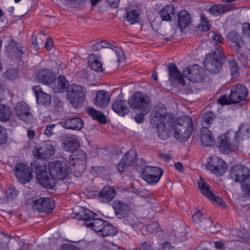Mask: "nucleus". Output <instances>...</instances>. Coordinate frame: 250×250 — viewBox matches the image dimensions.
<instances>
[{
	"label": "nucleus",
	"instance_id": "f257e3e1",
	"mask_svg": "<svg viewBox=\"0 0 250 250\" xmlns=\"http://www.w3.org/2000/svg\"><path fill=\"white\" fill-rule=\"evenodd\" d=\"M250 128L248 124L243 123L236 132L233 140H230L227 135L224 134L218 138L217 146L224 152L235 151L239 146V139H246L250 137Z\"/></svg>",
	"mask_w": 250,
	"mask_h": 250
},
{
	"label": "nucleus",
	"instance_id": "f03ea898",
	"mask_svg": "<svg viewBox=\"0 0 250 250\" xmlns=\"http://www.w3.org/2000/svg\"><path fill=\"white\" fill-rule=\"evenodd\" d=\"M248 94L247 87L243 84H236L231 88L229 97L223 95L217 100L218 104L222 105L236 104L245 100Z\"/></svg>",
	"mask_w": 250,
	"mask_h": 250
},
{
	"label": "nucleus",
	"instance_id": "7ed1b4c3",
	"mask_svg": "<svg viewBox=\"0 0 250 250\" xmlns=\"http://www.w3.org/2000/svg\"><path fill=\"white\" fill-rule=\"evenodd\" d=\"M193 123L191 118L188 116L181 117L176 124L174 137L181 142H186L193 131Z\"/></svg>",
	"mask_w": 250,
	"mask_h": 250
},
{
	"label": "nucleus",
	"instance_id": "20e7f679",
	"mask_svg": "<svg viewBox=\"0 0 250 250\" xmlns=\"http://www.w3.org/2000/svg\"><path fill=\"white\" fill-rule=\"evenodd\" d=\"M127 103L130 108L137 109L144 114L148 113L151 107L149 97L140 91H135L128 99Z\"/></svg>",
	"mask_w": 250,
	"mask_h": 250
},
{
	"label": "nucleus",
	"instance_id": "39448f33",
	"mask_svg": "<svg viewBox=\"0 0 250 250\" xmlns=\"http://www.w3.org/2000/svg\"><path fill=\"white\" fill-rule=\"evenodd\" d=\"M71 155L67 163L70 168H72L73 172L76 177H79L86 169V153L83 150H77Z\"/></svg>",
	"mask_w": 250,
	"mask_h": 250
},
{
	"label": "nucleus",
	"instance_id": "423d86ee",
	"mask_svg": "<svg viewBox=\"0 0 250 250\" xmlns=\"http://www.w3.org/2000/svg\"><path fill=\"white\" fill-rule=\"evenodd\" d=\"M143 165L142 168V177L143 179L149 184L154 185L157 183L163 175V170L157 167L145 166V161L143 159L140 160ZM136 170L140 171L141 168L138 166Z\"/></svg>",
	"mask_w": 250,
	"mask_h": 250
},
{
	"label": "nucleus",
	"instance_id": "0eeeda50",
	"mask_svg": "<svg viewBox=\"0 0 250 250\" xmlns=\"http://www.w3.org/2000/svg\"><path fill=\"white\" fill-rule=\"evenodd\" d=\"M86 226L91 228L98 235L103 237L113 236L117 232L116 229L111 224L101 219L96 218L92 222L87 223Z\"/></svg>",
	"mask_w": 250,
	"mask_h": 250
},
{
	"label": "nucleus",
	"instance_id": "6e6552de",
	"mask_svg": "<svg viewBox=\"0 0 250 250\" xmlns=\"http://www.w3.org/2000/svg\"><path fill=\"white\" fill-rule=\"evenodd\" d=\"M70 170L73 171L72 168L70 167L67 161H53L49 165L50 175L54 179H65L69 174Z\"/></svg>",
	"mask_w": 250,
	"mask_h": 250
},
{
	"label": "nucleus",
	"instance_id": "1a4fd4ad",
	"mask_svg": "<svg viewBox=\"0 0 250 250\" xmlns=\"http://www.w3.org/2000/svg\"><path fill=\"white\" fill-rule=\"evenodd\" d=\"M85 92L84 87L77 84H71L67 88V99L73 106L78 107L85 101Z\"/></svg>",
	"mask_w": 250,
	"mask_h": 250
},
{
	"label": "nucleus",
	"instance_id": "9d476101",
	"mask_svg": "<svg viewBox=\"0 0 250 250\" xmlns=\"http://www.w3.org/2000/svg\"><path fill=\"white\" fill-rule=\"evenodd\" d=\"M31 167L34 172L37 173V178L40 183L46 188H52L53 186L51 178L47 174L46 167L44 163L35 160L31 163Z\"/></svg>",
	"mask_w": 250,
	"mask_h": 250
},
{
	"label": "nucleus",
	"instance_id": "9b49d317",
	"mask_svg": "<svg viewBox=\"0 0 250 250\" xmlns=\"http://www.w3.org/2000/svg\"><path fill=\"white\" fill-rule=\"evenodd\" d=\"M183 75L192 82L201 83L205 79L206 74L203 67L197 63H194L185 69Z\"/></svg>",
	"mask_w": 250,
	"mask_h": 250
},
{
	"label": "nucleus",
	"instance_id": "f8f14e48",
	"mask_svg": "<svg viewBox=\"0 0 250 250\" xmlns=\"http://www.w3.org/2000/svg\"><path fill=\"white\" fill-rule=\"evenodd\" d=\"M55 148L51 141H46L41 144L39 147L33 151L34 157L38 159H48L55 154Z\"/></svg>",
	"mask_w": 250,
	"mask_h": 250
},
{
	"label": "nucleus",
	"instance_id": "ddd939ff",
	"mask_svg": "<svg viewBox=\"0 0 250 250\" xmlns=\"http://www.w3.org/2000/svg\"><path fill=\"white\" fill-rule=\"evenodd\" d=\"M54 207V201L51 198L40 197L33 201V208L40 212L49 213Z\"/></svg>",
	"mask_w": 250,
	"mask_h": 250
},
{
	"label": "nucleus",
	"instance_id": "4468645a",
	"mask_svg": "<svg viewBox=\"0 0 250 250\" xmlns=\"http://www.w3.org/2000/svg\"><path fill=\"white\" fill-rule=\"evenodd\" d=\"M15 172L16 177L21 183H26L32 178V172L29 167L23 163L16 165Z\"/></svg>",
	"mask_w": 250,
	"mask_h": 250
},
{
	"label": "nucleus",
	"instance_id": "2eb2a0df",
	"mask_svg": "<svg viewBox=\"0 0 250 250\" xmlns=\"http://www.w3.org/2000/svg\"><path fill=\"white\" fill-rule=\"evenodd\" d=\"M207 167L217 176L223 175L228 168V165L222 159L215 157L208 163Z\"/></svg>",
	"mask_w": 250,
	"mask_h": 250
},
{
	"label": "nucleus",
	"instance_id": "dca6fc26",
	"mask_svg": "<svg viewBox=\"0 0 250 250\" xmlns=\"http://www.w3.org/2000/svg\"><path fill=\"white\" fill-rule=\"evenodd\" d=\"M156 112L152 117L151 122L156 128L166 126V119L167 115L166 108L163 104H158L156 107Z\"/></svg>",
	"mask_w": 250,
	"mask_h": 250
},
{
	"label": "nucleus",
	"instance_id": "f3484780",
	"mask_svg": "<svg viewBox=\"0 0 250 250\" xmlns=\"http://www.w3.org/2000/svg\"><path fill=\"white\" fill-rule=\"evenodd\" d=\"M15 111L19 118L25 123L30 124L33 122V115L25 102L18 103L16 105Z\"/></svg>",
	"mask_w": 250,
	"mask_h": 250
},
{
	"label": "nucleus",
	"instance_id": "a211bd4d",
	"mask_svg": "<svg viewBox=\"0 0 250 250\" xmlns=\"http://www.w3.org/2000/svg\"><path fill=\"white\" fill-rule=\"evenodd\" d=\"M250 173L249 168L242 165L233 166L229 170V176L231 179L236 182L241 183Z\"/></svg>",
	"mask_w": 250,
	"mask_h": 250
},
{
	"label": "nucleus",
	"instance_id": "6ab92c4d",
	"mask_svg": "<svg viewBox=\"0 0 250 250\" xmlns=\"http://www.w3.org/2000/svg\"><path fill=\"white\" fill-rule=\"evenodd\" d=\"M194 225L197 229H207L212 225L211 219L200 210H197L192 215Z\"/></svg>",
	"mask_w": 250,
	"mask_h": 250
},
{
	"label": "nucleus",
	"instance_id": "aec40b11",
	"mask_svg": "<svg viewBox=\"0 0 250 250\" xmlns=\"http://www.w3.org/2000/svg\"><path fill=\"white\" fill-rule=\"evenodd\" d=\"M51 87L56 93H63L67 91L69 86V82L63 76H60L53 80L51 83Z\"/></svg>",
	"mask_w": 250,
	"mask_h": 250
},
{
	"label": "nucleus",
	"instance_id": "412c9836",
	"mask_svg": "<svg viewBox=\"0 0 250 250\" xmlns=\"http://www.w3.org/2000/svg\"><path fill=\"white\" fill-rule=\"evenodd\" d=\"M113 208L116 216L120 219L125 218L131 213L129 205L121 201H114Z\"/></svg>",
	"mask_w": 250,
	"mask_h": 250
},
{
	"label": "nucleus",
	"instance_id": "4be33fe9",
	"mask_svg": "<svg viewBox=\"0 0 250 250\" xmlns=\"http://www.w3.org/2000/svg\"><path fill=\"white\" fill-rule=\"evenodd\" d=\"M63 149L67 152H74L80 147L79 140L74 135H69L63 140Z\"/></svg>",
	"mask_w": 250,
	"mask_h": 250
},
{
	"label": "nucleus",
	"instance_id": "5701e85b",
	"mask_svg": "<svg viewBox=\"0 0 250 250\" xmlns=\"http://www.w3.org/2000/svg\"><path fill=\"white\" fill-rule=\"evenodd\" d=\"M62 125L66 129L79 130L84 125L83 121L79 117L68 118L61 122Z\"/></svg>",
	"mask_w": 250,
	"mask_h": 250
},
{
	"label": "nucleus",
	"instance_id": "b1692460",
	"mask_svg": "<svg viewBox=\"0 0 250 250\" xmlns=\"http://www.w3.org/2000/svg\"><path fill=\"white\" fill-rule=\"evenodd\" d=\"M191 22L190 14L186 10H182L178 14L177 24L178 28L183 31Z\"/></svg>",
	"mask_w": 250,
	"mask_h": 250
},
{
	"label": "nucleus",
	"instance_id": "393cba45",
	"mask_svg": "<svg viewBox=\"0 0 250 250\" xmlns=\"http://www.w3.org/2000/svg\"><path fill=\"white\" fill-rule=\"evenodd\" d=\"M115 189L110 187H104L98 193L99 200L102 203H109L115 197Z\"/></svg>",
	"mask_w": 250,
	"mask_h": 250
},
{
	"label": "nucleus",
	"instance_id": "a878e982",
	"mask_svg": "<svg viewBox=\"0 0 250 250\" xmlns=\"http://www.w3.org/2000/svg\"><path fill=\"white\" fill-rule=\"evenodd\" d=\"M36 76L40 83L47 85L52 82L55 77V74L51 70L44 69L38 72Z\"/></svg>",
	"mask_w": 250,
	"mask_h": 250
},
{
	"label": "nucleus",
	"instance_id": "bb28decb",
	"mask_svg": "<svg viewBox=\"0 0 250 250\" xmlns=\"http://www.w3.org/2000/svg\"><path fill=\"white\" fill-rule=\"evenodd\" d=\"M110 98L109 93L104 90L97 92L95 100V104L100 108L106 107L109 103Z\"/></svg>",
	"mask_w": 250,
	"mask_h": 250
},
{
	"label": "nucleus",
	"instance_id": "cd10ccee",
	"mask_svg": "<svg viewBox=\"0 0 250 250\" xmlns=\"http://www.w3.org/2000/svg\"><path fill=\"white\" fill-rule=\"evenodd\" d=\"M201 140L202 144L206 146H212L215 143L212 132L207 126H203L201 129Z\"/></svg>",
	"mask_w": 250,
	"mask_h": 250
},
{
	"label": "nucleus",
	"instance_id": "c85d7f7f",
	"mask_svg": "<svg viewBox=\"0 0 250 250\" xmlns=\"http://www.w3.org/2000/svg\"><path fill=\"white\" fill-rule=\"evenodd\" d=\"M234 8V6L233 4H214L210 6L209 12L213 16L217 17L223 14L228 12Z\"/></svg>",
	"mask_w": 250,
	"mask_h": 250
},
{
	"label": "nucleus",
	"instance_id": "c756f323",
	"mask_svg": "<svg viewBox=\"0 0 250 250\" xmlns=\"http://www.w3.org/2000/svg\"><path fill=\"white\" fill-rule=\"evenodd\" d=\"M127 104L125 100H118L112 104V109L119 115L124 116L129 111Z\"/></svg>",
	"mask_w": 250,
	"mask_h": 250
},
{
	"label": "nucleus",
	"instance_id": "7c9ffc66",
	"mask_svg": "<svg viewBox=\"0 0 250 250\" xmlns=\"http://www.w3.org/2000/svg\"><path fill=\"white\" fill-rule=\"evenodd\" d=\"M224 61V56L222 52L220 49L216 48L206 55L203 62H223Z\"/></svg>",
	"mask_w": 250,
	"mask_h": 250
},
{
	"label": "nucleus",
	"instance_id": "2f4dec72",
	"mask_svg": "<svg viewBox=\"0 0 250 250\" xmlns=\"http://www.w3.org/2000/svg\"><path fill=\"white\" fill-rule=\"evenodd\" d=\"M175 64L169 63L167 65L169 77L172 79L177 81L179 83H184V79L180 71Z\"/></svg>",
	"mask_w": 250,
	"mask_h": 250
},
{
	"label": "nucleus",
	"instance_id": "473e14b6",
	"mask_svg": "<svg viewBox=\"0 0 250 250\" xmlns=\"http://www.w3.org/2000/svg\"><path fill=\"white\" fill-rule=\"evenodd\" d=\"M87 113L94 120L101 124H105L106 123V118L105 116L101 112L98 111L93 107H88L87 110Z\"/></svg>",
	"mask_w": 250,
	"mask_h": 250
},
{
	"label": "nucleus",
	"instance_id": "72a5a7b5",
	"mask_svg": "<svg viewBox=\"0 0 250 250\" xmlns=\"http://www.w3.org/2000/svg\"><path fill=\"white\" fill-rule=\"evenodd\" d=\"M124 18L131 24L137 23L140 19V11L137 9L127 8L126 9V14Z\"/></svg>",
	"mask_w": 250,
	"mask_h": 250
},
{
	"label": "nucleus",
	"instance_id": "f704fd0d",
	"mask_svg": "<svg viewBox=\"0 0 250 250\" xmlns=\"http://www.w3.org/2000/svg\"><path fill=\"white\" fill-rule=\"evenodd\" d=\"M175 8L172 5H167L159 11L161 20L164 21H169L173 16Z\"/></svg>",
	"mask_w": 250,
	"mask_h": 250
},
{
	"label": "nucleus",
	"instance_id": "c9c22d12",
	"mask_svg": "<svg viewBox=\"0 0 250 250\" xmlns=\"http://www.w3.org/2000/svg\"><path fill=\"white\" fill-rule=\"evenodd\" d=\"M97 214L92 210L89 209H85L80 212V219L85 221V224L86 226L87 223L92 222L93 220L95 219L94 217Z\"/></svg>",
	"mask_w": 250,
	"mask_h": 250
},
{
	"label": "nucleus",
	"instance_id": "e433bc0d",
	"mask_svg": "<svg viewBox=\"0 0 250 250\" xmlns=\"http://www.w3.org/2000/svg\"><path fill=\"white\" fill-rule=\"evenodd\" d=\"M11 114L10 107L0 104V121L6 122L10 119Z\"/></svg>",
	"mask_w": 250,
	"mask_h": 250
},
{
	"label": "nucleus",
	"instance_id": "4c0bfd02",
	"mask_svg": "<svg viewBox=\"0 0 250 250\" xmlns=\"http://www.w3.org/2000/svg\"><path fill=\"white\" fill-rule=\"evenodd\" d=\"M227 38L231 42L235 43L237 47H240L244 44L243 41L240 37L238 33L236 31H231L227 35Z\"/></svg>",
	"mask_w": 250,
	"mask_h": 250
},
{
	"label": "nucleus",
	"instance_id": "58836bf2",
	"mask_svg": "<svg viewBox=\"0 0 250 250\" xmlns=\"http://www.w3.org/2000/svg\"><path fill=\"white\" fill-rule=\"evenodd\" d=\"M206 69L213 74L219 73L222 68L223 63H203Z\"/></svg>",
	"mask_w": 250,
	"mask_h": 250
},
{
	"label": "nucleus",
	"instance_id": "ea45409f",
	"mask_svg": "<svg viewBox=\"0 0 250 250\" xmlns=\"http://www.w3.org/2000/svg\"><path fill=\"white\" fill-rule=\"evenodd\" d=\"M215 117V114L211 111L206 113L203 116L202 125L203 126H208L212 124Z\"/></svg>",
	"mask_w": 250,
	"mask_h": 250
},
{
	"label": "nucleus",
	"instance_id": "a19ab883",
	"mask_svg": "<svg viewBox=\"0 0 250 250\" xmlns=\"http://www.w3.org/2000/svg\"><path fill=\"white\" fill-rule=\"evenodd\" d=\"M37 98V102L39 104L43 105L49 104L51 103V98L50 96L44 93H40Z\"/></svg>",
	"mask_w": 250,
	"mask_h": 250
},
{
	"label": "nucleus",
	"instance_id": "79ce46f5",
	"mask_svg": "<svg viewBox=\"0 0 250 250\" xmlns=\"http://www.w3.org/2000/svg\"><path fill=\"white\" fill-rule=\"evenodd\" d=\"M125 218L124 222L125 224L131 226L134 229L138 226V220L133 213H131Z\"/></svg>",
	"mask_w": 250,
	"mask_h": 250
},
{
	"label": "nucleus",
	"instance_id": "37998d69",
	"mask_svg": "<svg viewBox=\"0 0 250 250\" xmlns=\"http://www.w3.org/2000/svg\"><path fill=\"white\" fill-rule=\"evenodd\" d=\"M130 166L134 164L136 161V154L133 151H128L123 158Z\"/></svg>",
	"mask_w": 250,
	"mask_h": 250
},
{
	"label": "nucleus",
	"instance_id": "c03bdc74",
	"mask_svg": "<svg viewBox=\"0 0 250 250\" xmlns=\"http://www.w3.org/2000/svg\"><path fill=\"white\" fill-rule=\"evenodd\" d=\"M113 45L105 41H102L97 42L93 45V49L96 51H99L104 48H112Z\"/></svg>",
	"mask_w": 250,
	"mask_h": 250
},
{
	"label": "nucleus",
	"instance_id": "a18cd8bd",
	"mask_svg": "<svg viewBox=\"0 0 250 250\" xmlns=\"http://www.w3.org/2000/svg\"><path fill=\"white\" fill-rule=\"evenodd\" d=\"M111 49L115 52L118 62H123L125 61L124 53L121 48H118L117 47L113 45L112 46Z\"/></svg>",
	"mask_w": 250,
	"mask_h": 250
},
{
	"label": "nucleus",
	"instance_id": "49530a36",
	"mask_svg": "<svg viewBox=\"0 0 250 250\" xmlns=\"http://www.w3.org/2000/svg\"><path fill=\"white\" fill-rule=\"evenodd\" d=\"M146 230L148 233L152 234L161 231L159 224L156 222H153L146 227Z\"/></svg>",
	"mask_w": 250,
	"mask_h": 250
},
{
	"label": "nucleus",
	"instance_id": "de8ad7c7",
	"mask_svg": "<svg viewBox=\"0 0 250 250\" xmlns=\"http://www.w3.org/2000/svg\"><path fill=\"white\" fill-rule=\"evenodd\" d=\"M241 188L242 190L246 192L248 194H250V175L246 177V178L241 183Z\"/></svg>",
	"mask_w": 250,
	"mask_h": 250
},
{
	"label": "nucleus",
	"instance_id": "09e8293b",
	"mask_svg": "<svg viewBox=\"0 0 250 250\" xmlns=\"http://www.w3.org/2000/svg\"><path fill=\"white\" fill-rule=\"evenodd\" d=\"M229 67L232 79L237 78L240 73L239 68L237 63H230Z\"/></svg>",
	"mask_w": 250,
	"mask_h": 250
},
{
	"label": "nucleus",
	"instance_id": "8fccbe9b",
	"mask_svg": "<svg viewBox=\"0 0 250 250\" xmlns=\"http://www.w3.org/2000/svg\"><path fill=\"white\" fill-rule=\"evenodd\" d=\"M88 62H101L102 57L98 53H91L87 56Z\"/></svg>",
	"mask_w": 250,
	"mask_h": 250
},
{
	"label": "nucleus",
	"instance_id": "3c124183",
	"mask_svg": "<svg viewBox=\"0 0 250 250\" xmlns=\"http://www.w3.org/2000/svg\"><path fill=\"white\" fill-rule=\"evenodd\" d=\"M161 18L159 17L157 15H152L149 18V21L152 28L161 22Z\"/></svg>",
	"mask_w": 250,
	"mask_h": 250
},
{
	"label": "nucleus",
	"instance_id": "603ef678",
	"mask_svg": "<svg viewBox=\"0 0 250 250\" xmlns=\"http://www.w3.org/2000/svg\"><path fill=\"white\" fill-rule=\"evenodd\" d=\"M156 128L158 135L160 138L162 140H166L168 138V135L166 128V126Z\"/></svg>",
	"mask_w": 250,
	"mask_h": 250
},
{
	"label": "nucleus",
	"instance_id": "864d4df0",
	"mask_svg": "<svg viewBox=\"0 0 250 250\" xmlns=\"http://www.w3.org/2000/svg\"><path fill=\"white\" fill-rule=\"evenodd\" d=\"M242 32L243 36L245 38L248 40L247 41L248 43H250V24L248 23H245L243 25Z\"/></svg>",
	"mask_w": 250,
	"mask_h": 250
},
{
	"label": "nucleus",
	"instance_id": "5fc2aeb1",
	"mask_svg": "<svg viewBox=\"0 0 250 250\" xmlns=\"http://www.w3.org/2000/svg\"><path fill=\"white\" fill-rule=\"evenodd\" d=\"M200 27L202 30L208 31L209 29V26L207 18L203 14L201 15Z\"/></svg>",
	"mask_w": 250,
	"mask_h": 250
},
{
	"label": "nucleus",
	"instance_id": "6e6d98bb",
	"mask_svg": "<svg viewBox=\"0 0 250 250\" xmlns=\"http://www.w3.org/2000/svg\"><path fill=\"white\" fill-rule=\"evenodd\" d=\"M208 37L220 43H222L223 42V38L217 32L211 31L208 33Z\"/></svg>",
	"mask_w": 250,
	"mask_h": 250
},
{
	"label": "nucleus",
	"instance_id": "4d7b16f0",
	"mask_svg": "<svg viewBox=\"0 0 250 250\" xmlns=\"http://www.w3.org/2000/svg\"><path fill=\"white\" fill-rule=\"evenodd\" d=\"M129 166H130V165L123 158H122L117 165L118 170L119 172L123 173L125 169Z\"/></svg>",
	"mask_w": 250,
	"mask_h": 250
},
{
	"label": "nucleus",
	"instance_id": "13d9d810",
	"mask_svg": "<svg viewBox=\"0 0 250 250\" xmlns=\"http://www.w3.org/2000/svg\"><path fill=\"white\" fill-rule=\"evenodd\" d=\"M7 138V135L5 129L0 126V145L6 143Z\"/></svg>",
	"mask_w": 250,
	"mask_h": 250
},
{
	"label": "nucleus",
	"instance_id": "bf43d9fd",
	"mask_svg": "<svg viewBox=\"0 0 250 250\" xmlns=\"http://www.w3.org/2000/svg\"><path fill=\"white\" fill-rule=\"evenodd\" d=\"M89 66L93 70L98 72H102L103 71V68L102 63H88Z\"/></svg>",
	"mask_w": 250,
	"mask_h": 250
},
{
	"label": "nucleus",
	"instance_id": "052dcab7",
	"mask_svg": "<svg viewBox=\"0 0 250 250\" xmlns=\"http://www.w3.org/2000/svg\"><path fill=\"white\" fill-rule=\"evenodd\" d=\"M209 200L213 201L218 204L219 205L224 206L226 205L225 202L220 197L216 196L214 194L212 197H211Z\"/></svg>",
	"mask_w": 250,
	"mask_h": 250
},
{
	"label": "nucleus",
	"instance_id": "680f3d73",
	"mask_svg": "<svg viewBox=\"0 0 250 250\" xmlns=\"http://www.w3.org/2000/svg\"><path fill=\"white\" fill-rule=\"evenodd\" d=\"M198 185L199 189H200L201 192L202 191H205V189L206 188H207L208 186V184L202 178H201L200 180L198 181Z\"/></svg>",
	"mask_w": 250,
	"mask_h": 250
},
{
	"label": "nucleus",
	"instance_id": "e2e57ef3",
	"mask_svg": "<svg viewBox=\"0 0 250 250\" xmlns=\"http://www.w3.org/2000/svg\"><path fill=\"white\" fill-rule=\"evenodd\" d=\"M201 193L208 199H210L211 197H212L213 195L214 194V193L209 188L208 186L207 188H206L205 189V191H202Z\"/></svg>",
	"mask_w": 250,
	"mask_h": 250
},
{
	"label": "nucleus",
	"instance_id": "0e129e2a",
	"mask_svg": "<svg viewBox=\"0 0 250 250\" xmlns=\"http://www.w3.org/2000/svg\"><path fill=\"white\" fill-rule=\"evenodd\" d=\"M54 126L55 125L52 124H51L47 126L44 130V134L48 136H51L53 133L52 129Z\"/></svg>",
	"mask_w": 250,
	"mask_h": 250
},
{
	"label": "nucleus",
	"instance_id": "69168bd1",
	"mask_svg": "<svg viewBox=\"0 0 250 250\" xmlns=\"http://www.w3.org/2000/svg\"><path fill=\"white\" fill-rule=\"evenodd\" d=\"M62 250H81L79 248L72 245L64 244L61 247Z\"/></svg>",
	"mask_w": 250,
	"mask_h": 250
},
{
	"label": "nucleus",
	"instance_id": "338daca9",
	"mask_svg": "<svg viewBox=\"0 0 250 250\" xmlns=\"http://www.w3.org/2000/svg\"><path fill=\"white\" fill-rule=\"evenodd\" d=\"M140 250H154L151 244L147 242H145L141 244Z\"/></svg>",
	"mask_w": 250,
	"mask_h": 250
},
{
	"label": "nucleus",
	"instance_id": "774afa93",
	"mask_svg": "<svg viewBox=\"0 0 250 250\" xmlns=\"http://www.w3.org/2000/svg\"><path fill=\"white\" fill-rule=\"evenodd\" d=\"M141 114H137L134 117L135 122L139 124L142 123L145 120V117L144 116L145 114L142 113L141 112Z\"/></svg>",
	"mask_w": 250,
	"mask_h": 250
}]
</instances>
